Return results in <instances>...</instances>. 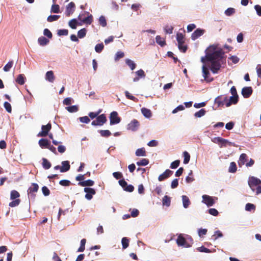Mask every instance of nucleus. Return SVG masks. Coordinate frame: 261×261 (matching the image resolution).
<instances>
[{"mask_svg":"<svg viewBox=\"0 0 261 261\" xmlns=\"http://www.w3.org/2000/svg\"><path fill=\"white\" fill-rule=\"evenodd\" d=\"M206 58L207 61H221L224 58V52L218 45H210L205 50Z\"/></svg>","mask_w":261,"mask_h":261,"instance_id":"f257e3e1","label":"nucleus"},{"mask_svg":"<svg viewBox=\"0 0 261 261\" xmlns=\"http://www.w3.org/2000/svg\"><path fill=\"white\" fill-rule=\"evenodd\" d=\"M78 18L83 23L87 24H90L93 21V17L91 14H89L88 12H84V14H80Z\"/></svg>","mask_w":261,"mask_h":261,"instance_id":"f03ea898","label":"nucleus"},{"mask_svg":"<svg viewBox=\"0 0 261 261\" xmlns=\"http://www.w3.org/2000/svg\"><path fill=\"white\" fill-rule=\"evenodd\" d=\"M212 141L214 143L220 145V147H226L227 145H231V142H229L227 140L223 139L220 137H217L213 138Z\"/></svg>","mask_w":261,"mask_h":261,"instance_id":"7ed1b4c3","label":"nucleus"},{"mask_svg":"<svg viewBox=\"0 0 261 261\" xmlns=\"http://www.w3.org/2000/svg\"><path fill=\"white\" fill-rule=\"evenodd\" d=\"M107 121L106 116L105 114H102L101 115H100L98 116L96 118V120H93L91 124L94 126L96 125H99L102 126Z\"/></svg>","mask_w":261,"mask_h":261,"instance_id":"20e7f679","label":"nucleus"},{"mask_svg":"<svg viewBox=\"0 0 261 261\" xmlns=\"http://www.w3.org/2000/svg\"><path fill=\"white\" fill-rule=\"evenodd\" d=\"M51 128V124L48 123L46 125L41 126V130L38 134V137H45L48 134V132Z\"/></svg>","mask_w":261,"mask_h":261,"instance_id":"39448f33","label":"nucleus"},{"mask_svg":"<svg viewBox=\"0 0 261 261\" xmlns=\"http://www.w3.org/2000/svg\"><path fill=\"white\" fill-rule=\"evenodd\" d=\"M248 182L250 188L254 191L255 190L254 187L261 184V180L257 178L252 176L249 178Z\"/></svg>","mask_w":261,"mask_h":261,"instance_id":"423d86ee","label":"nucleus"},{"mask_svg":"<svg viewBox=\"0 0 261 261\" xmlns=\"http://www.w3.org/2000/svg\"><path fill=\"white\" fill-rule=\"evenodd\" d=\"M227 102V97L225 95H220L216 97L215 99V104L217 105L218 107H222L226 106V102Z\"/></svg>","mask_w":261,"mask_h":261,"instance_id":"0eeeda50","label":"nucleus"},{"mask_svg":"<svg viewBox=\"0 0 261 261\" xmlns=\"http://www.w3.org/2000/svg\"><path fill=\"white\" fill-rule=\"evenodd\" d=\"M39 189V186L36 183L32 184L31 186L29 188L28 190V193L29 196H30L33 199H35L36 195L34 194L35 192H37Z\"/></svg>","mask_w":261,"mask_h":261,"instance_id":"6e6552de","label":"nucleus"},{"mask_svg":"<svg viewBox=\"0 0 261 261\" xmlns=\"http://www.w3.org/2000/svg\"><path fill=\"white\" fill-rule=\"evenodd\" d=\"M110 124H118L120 122L121 119L118 116V113L116 111L111 112L110 115Z\"/></svg>","mask_w":261,"mask_h":261,"instance_id":"1a4fd4ad","label":"nucleus"},{"mask_svg":"<svg viewBox=\"0 0 261 261\" xmlns=\"http://www.w3.org/2000/svg\"><path fill=\"white\" fill-rule=\"evenodd\" d=\"M209 61L211 62V71L213 73H217L221 67V61L214 60Z\"/></svg>","mask_w":261,"mask_h":261,"instance_id":"9d476101","label":"nucleus"},{"mask_svg":"<svg viewBox=\"0 0 261 261\" xmlns=\"http://www.w3.org/2000/svg\"><path fill=\"white\" fill-rule=\"evenodd\" d=\"M202 69L204 80L208 83L212 82L214 80V79L210 77V73L209 72L208 68L205 65H203L202 66Z\"/></svg>","mask_w":261,"mask_h":261,"instance_id":"9b49d317","label":"nucleus"},{"mask_svg":"<svg viewBox=\"0 0 261 261\" xmlns=\"http://www.w3.org/2000/svg\"><path fill=\"white\" fill-rule=\"evenodd\" d=\"M202 202L205 203L207 206H213L215 203L213 198L207 195H203L202 196Z\"/></svg>","mask_w":261,"mask_h":261,"instance_id":"f8f14e48","label":"nucleus"},{"mask_svg":"<svg viewBox=\"0 0 261 261\" xmlns=\"http://www.w3.org/2000/svg\"><path fill=\"white\" fill-rule=\"evenodd\" d=\"M140 123L136 119H133L127 125V129L132 131H136L138 129Z\"/></svg>","mask_w":261,"mask_h":261,"instance_id":"ddd939ff","label":"nucleus"},{"mask_svg":"<svg viewBox=\"0 0 261 261\" xmlns=\"http://www.w3.org/2000/svg\"><path fill=\"white\" fill-rule=\"evenodd\" d=\"M84 192L86 193L85 198L88 200H91L93 197V195L95 194V190L91 188H85Z\"/></svg>","mask_w":261,"mask_h":261,"instance_id":"4468645a","label":"nucleus"},{"mask_svg":"<svg viewBox=\"0 0 261 261\" xmlns=\"http://www.w3.org/2000/svg\"><path fill=\"white\" fill-rule=\"evenodd\" d=\"M75 7V6L73 2H70L68 4L65 11L66 16H70L74 12Z\"/></svg>","mask_w":261,"mask_h":261,"instance_id":"2eb2a0df","label":"nucleus"},{"mask_svg":"<svg viewBox=\"0 0 261 261\" xmlns=\"http://www.w3.org/2000/svg\"><path fill=\"white\" fill-rule=\"evenodd\" d=\"M173 173V172L172 171L169 169H167L163 173L159 175L158 177V180L160 181H162L171 176Z\"/></svg>","mask_w":261,"mask_h":261,"instance_id":"dca6fc26","label":"nucleus"},{"mask_svg":"<svg viewBox=\"0 0 261 261\" xmlns=\"http://www.w3.org/2000/svg\"><path fill=\"white\" fill-rule=\"evenodd\" d=\"M176 243L179 246H184L185 247H190V245L187 244V242L184 237H183L181 234H180L177 240Z\"/></svg>","mask_w":261,"mask_h":261,"instance_id":"f3484780","label":"nucleus"},{"mask_svg":"<svg viewBox=\"0 0 261 261\" xmlns=\"http://www.w3.org/2000/svg\"><path fill=\"white\" fill-rule=\"evenodd\" d=\"M253 92L251 87H245L242 89V94L244 98H248L252 94Z\"/></svg>","mask_w":261,"mask_h":261,"instance_id":"a211bd4d","label":"nucleus"},{"mask_svg":"<svg viewBox=\"0 0 261 261\" xmlns=\"http://www.w3.org/2000/svg\"><path fill=\"white\" fill-rule=\"evenodd\" d=\"M204 32H205V31L204 30H202V29H196L192 34L191 39L193 40H195L197 39L198 37H199L200 36H202L204 34Z\"/></svg>","mask_w":261,"mask_h":261,"instance_id":"6ab92c4d","label":"nucleus"},{"mask_svg":"<svg viewBox=\"0 0 261 261\" xmlns=\"http://www.w3.org/2000/svg\"><path fill=\"white\" fill-rule=\"evenodd\" d=\"M239 101V96H231L229 99H227V102H226V107H229L231 105H236Z\"/></svg>","mask_w":261,"mask_h":261,"instance_id":"aec40b11","label":"nucleus"},{"mask_svg":"<svg viewBox=\"0 0 261 261\" xmlns=\"http://www.w3.org/2000/svg\"><path fill=\"white\" fill-rule=\"evenodd\" d=\"M62 167L61 168V172H65L68 171L70 168L69 162L68 161H63L62 162Z\"/></svg>","mask_w":261,"mask_h":261,"instance_id":"412c9836","label":"nucleus"},{"mask_svg":"<svg viewBox=\"0 0 261 261\" xmlns=\"http://www.w3.org/2000/svg\"><path fill=\"white\" fill-rule=\"evenodd\" d=\"M38 143L41 148H47L49 144V142L46 139H41L39 141Z\"/></svg>","mask_w":261,"mask_h":261,"instance_id":"4be33fe9","label":"nucleus"},{"mask_svg":"<svg viewBox=\"0 0 261 261\" xmlns=\"http://www.w3.org/2000/svg\"><path fill=\"white\" fill-rule=\"evenodd\" d=\"M45 79L49 82L53 83L55 80V76L53 71H48L46 73Z\"/></svg>","mask_w":261,"mask_h":261,"instance_id":"5701e85b","label":"nucleus"},{"mask_svg":"<svg viewBox=\"0 0 261 261\" xmlns=\"http://www.w3.org/2000/svg\"><path fill=\"white\" fill-rule=\"evenodd\" d=\"M94 184V181L91 179H88L87 180H85L84 181H80L78 183L79 186L82 187H87V186H92Z\"/></svg>","mask_w":261,"mask_h":261,"instance_id":"b1692460","label":"nucleus"},{"mask_svg":"<svg viewBox=\"0 0 261 261\" xmlns=\"http://www.w3.org/2000/svg\"><path fill=\"white\" fill-rule=\"evenodd\" d=\"M141 113L143 115V116L147 118H150L152 116V113L151 111L149 109H148L145 108H143L141 109Z\"/></svg>","mask_w":261,"mask_h":261,"instance_id":"393cba45","label":"nucleus"},{"mask_svg":"<svg viewBox=\"0 0 261 261\" xmlns=\"http://www.w3.org/2000/svg\"><path fill=\"white\" fill-rule=\"evenodd\" d=\"M155 40L156 42L162 47L164 46L166 44L165 39L159 35L156 36Z\"/></svg>","mask_w":261,"mask_h":261,"instance_id":"a878e982","label":"nucleus"},{"mask_svg":"<svg viewBox=\"0 0 261 261\" xmlns=\"http://www.w3.org/2000/svg\"><path fill=\"white\" fill-rule=\"evenodd\" d=\"M38 41L39 44L41 46H44L47 44L49 42V40L46 38L44 36L40 37L38 39Z\"/></svg>","mask_w":261,"mask_h":261,"instance_id":"bb28decb","label":"nucleus"},{"mask_svg":"<svg viewBox=\"0 0 261 261\" xmlns=\"http://www.w3.org/2000/svg\"><path fill=\"white\" fill-rule=\"evenodd\" d=\"M16 82L20 85H23L25 83V77L24 75L22 74H19L16 79Z\"/></svg>","mask_w":261,"mask_h":261,"instance_id":"cd10ccee","label":"nucleus"},{"mask_svg":"<svg viewBox=\"0 0 261 261\" xmlns=\"http://www.w3.org/2000/svg\"><path fill=\"white\" fill-rule=\"evenodd\" d=\"M183 206L185 208H187L190 204V201L188 196L183 195L182 196Z\"/></svg>","mask_w":261,"mask_h":261,"instance_id":"c85d7f7f","label":"nucleus"},{"mask_svg":"<svg viewBox=\"0 0 261 261\" xmlns=\"http://www.w3.org/2000/svg\"><path fill=\"white\" fill-rule=\"evenodd\" d=\"M135 154L137 156H146V151L145 148H141L137 149Z\"/></svg>","mask_w":261,"mask_h":261,"instance_id":"c756f323","label":"nucleus"},{"mask_svg":"<svg viewBox=\"0 0 261 261\" xmlns=\"http://www.w3.org/2000/svg\"><path fill=\"white\" fill-rule=\"evenodd\" d=\"M176 39L178 44H184L185 43L184 36L181 33H177L176 34Z\"/></svg>","mask_w":261,"mask_h":261,"instance_id":"7c9ffc66","label":"nucleus"},{"mask_svg":"<svg viewBox=\"0 0 261 261\" xmlns=\"http://www.w3.org/2000/svg\"><path fill=\"white\" fill-rule=\"evenodd\" d=\"M51 163L45 158L42 159V166L45 169H48L51 167Z\"/></svg>","mask_w":261,"mask_h":261,"instance_id":"2f4dec72","label":"nucleus"},{"mask_svg":"<svg viewBox=\"0 0 261 261\" xmlns=\"http://www.w3.org/2000/svg\"><path fill=\"white\" fill-rule=\"evenodd\" d=\"M20 197L19 192L16 190H12L10 193V199L11 200H14L18 199Z\"/></svg>","mask_w":261,"mask_h":261,"instance_id":"473e14b6","label":"nucleus"},{"mask_svg":"<svg viewBox=\"0 0 261 261\" xmlns=\"http://www.w3.org/2000/svg\"><path fill=\"white\" fill-rule=\"evenodd\" d=\"M162 202H163V204L164 205H166L167 206H169L170 205V202H171L170 197L167 195L164 196V197L163 198Z\"/></svg>","mask_w":261,"mask_h":261,"instance_id":"72a5a7b5","label":"nucleus"},{"mask_svg":"<svg viewBox=\"0 0 261 261\" xmlns=\"http://www.w3.org/2000/svg\"><path fill=\"white\" fill-rule=\"evenodd\" d=\"M125 63L129 67L131 70H133L135 69L136 65L132 60L127 59L125 60Z\"/></svg>","mask_w":261,"mask_h":261,"instance_id":"f704fd0d","label":"nucleus"},{"mask_svg":"<svg viewBox=\"0 0 261 261\" xmlns=\"http://www.w3.org/2000/svg\"><path fill=\"white\" fill-rule=\"evenodd\" d=\"M129 242V239L126 237H124L122 239L121 243L123 249H125L128 247Z\"/></svg>","mask_w":261,"mask_h":261,"instance_id":"c9c22d12","label":"nucleus"},{"mask_svg":"<svg viewBox=\"0 0 261 261\" xmlns=\"http://www.w3.org/2000/svg\"><path fill=\"white\" fill-rule=\"evenodd\" d=\"M237 167L236 164L232 162L230 164V166L229 167L228 171L230 173H235L237 171Z\"/></svg>","mask_w":261,"mask_h":261,"instance_id":"e433bc0d","label":"nucleus"},{"mask_svg":"<svg viewBox=\"0 0 261 261\" xmlns=\"http://www.w3.org/2000/svg\"><path fill=\"white\" fill-rule=\"evenodd\" d=\"M66 109L70 113L76 112L79 110V108L77 106L74 105L66 107Z\"/></svg>","mask_w":261,"mask_h":261,"instance_id":"4c0bfd02","label":"nucleus"},{"mask_svg":"<svg viewBox=\"0 0 261 261\" xmlns=\"http://www.w3.org/2000/svg\"><path fill=\"white\" fill-rule=\"evenodd\" d=\"M206 113V111L204 109H201L199 111L194 114V116L196 118H200L204 116Z\"/></svg>","mask_w":261,"mask_h":261,"instance_id":"58836bf2","label":"nucleus"},{"mask_svg":"<svg viewBox=\"0 0 261 261\" xmlns=\"http://www.w3.org/2000/svg\"><path fill=\"white\" fill-rule=\"evenodd\" d=\"M101 136L103 137H109L111 135V133L109 130H99Z\"/></svg>","mask_w":261,"mask_h":261,"instance_id":"ea45409f","label":"nucleus"},{"mask_svg":"<svg viewBox=\"0 0 261 261\" xmlns=\"http://www.w3.org/2000/svg\"><path fill=\"white\" fill-rule=\"evenodd\" d=\"M86 243V240L85 239H83L81 241V246L79 248L77 251L78 252H83L85 249V244Z\"/></svg>","mask_w":261,"mask_h":261,"instance_id":"a19ab883","label":"nucleus"},{"mask_svg":"<svg viewBox=\"0 0 261 261\" xmlns=\"http://www.w3.org/2000/svg\"><path fill=\"white\" fill-rule=\"evenodd\" d=\"M184 160V163L185 164H188L190 160V154L186 151H184L183 153Z\"/></svg>","mask_w":261,"mask_h":261,"instance_id":"79ce46f5","label":"nucleus"},{"mask_svg":"<svg viewBox=\"0 0 261 261\" xmlns=\"http://www.w3.org/2000/svg\"><path fill=\"white\" fill-rule=\"evenodd\" d=\"M13 61H9L3 68V70L6 71L8 72L9 71L10 69L13 67Z\"/></svg>","mask_w":261,"mask_h":261,"instance_id":"37998d69","label":"nucleus"},{"mask_svg":"<svg viewBox=\"0 0 261 261\" xmlns=\"http://www.w3.org/2000/svg\"><path fill=\"white\" fill-rule=\"evenodd\" d=\"M20 201L21 200L19 199H14V200L9 203V206L11 207L17 206L20 204Z\"/></svg>","mask_w":261,"mask_h":261,"instance_id":"c03bdc74","label":"nucleus"},{"mask_svg":"<svg viewBox=\"0 0 261 261\" xmlns=\"http://www.w3.org/2000/svg\"><path fill=\"white\" fill-rule=\"evenodd\" d=\"M125 95L127 99H129L135 102H137L138 100L137 98L131 95L127 91H126L125 92Z\"/></svg>","mask_w":261,"mask_h":261,"instance_id":"a18cd8bd","label":"nucleus"},{"mask_svg":"<svg viewBox=\"0 0 261 261\" xmlns=\"http://www.w3.org/2000/svg\"><path fill=\"white\" fill-rule=\"evenodd\" d=\"M86 32H87L86 29L85 28H83L78 31L77 36L80 38H83L86 36Z\"/></svg>","mask_w":261,"mask_h":261,"instance_id":"49530a36","label":"nucleus"},{"mask_svg":"<svg viewBox=\"0 0 261 261\" xmlns=\"http://www.w3.org/2000/svg\"><path fill=\"white\" fill-rule=\"evenodd\" d=\"M60 15H49L47 18V20L48 22H53L57 20L60 18Z\"/></svg>","mask_w":261,"mask_h":261,"instance_id":"de8ad7c7","label":"nucleus"},{"mask_svg":"<svg viewBox=\"0 0 261 261\" xmlns=\"http://www.w3.org/2000/svg\"><path fill=\"white\" fill-rule=\"evenodd\" d=\"M77 24V21L75 19H72L69 22V25L72 29H75Z\"/></svg>","mask_w":261,"mask_h":261,"instance_id":"09e8293b","label":"nucleus"},{"mask_svg":"<svg viewBox=\"0 0 261 261\" xmlns=\"http://www.w3.org/2000/svg\"><path fill=\"white\" fill-rule=\"evenodd\" d=\"M149 163V160L147 159H142L140 161L137 162V165L138 166H146Z\"/></svg>","mask_w":261,"mask_h":261,"instance_id":"8fccbe9b","label":"nucleus"},{"mask_svg":"<svg viewBox=\"0 0 261 261\" xmlns=\"http://www.w3.org/2000/svg\"><path fill=\"white\" fill-rule=\"evenodd\" d=\"M247 155L245 153H242L239 158L240 162L242 165H244L245 163L247 161Z\"/></svg>","mask_w":261,"mask_h":261,"instance_id":"3c124183","label":"nucleus"},{"mask_svg":"<svg viewBox=\"0 0 261 261\" xmlns=\"http://www.w3.org/2000/svg\"><path fill=\"white\" fill-rule=\"evenodd\" d=\"M255 209V206L252 203H248L246 204L245 210L247 211H251L252 210L254 211Z\"/></svg>","mask_w":261,"mask_h":261,"instance_id":"603ef678","label":"nucleus"},{"mask_svg":"<svg viewBox=\"0 0 261 261\" xmlns=\"http://www.w3.org/2000/svg\"><path fill=\"white\" fill-rule=\"evenodd\" d=\"M104 47L103 44L101 43H99L96 45L95 47V50L96 52L98 53H100L101 52V51L103 50Z\"/></svg>","mask_w":261,"mask_h":261,"instance_id":"864d4df0","label":"nucleus"},{"mask_svg":"<svg viewBox=\"0 0 261 261\" xmlns=\"http://www.w3.org/2000/svg\"><path fill=\"white\" fill-rule=\"evenodd\" d=\"M99 23L103 27H105L107 25V21L105 16H101L99 17Z\"/></svg>","mask_w":261,"mask_h":261,"instance_id":"5fc2aeb1","label":"nucleus"},{"mask_svg":"<svg viewBox=\"0 0 261 261\" xmlns=\"http://www.w3.org/2000/svg\"><path fill=\"white\" fill-rule=\"evenodd\" d=\"M101 110H99V111L97 112H90L89 113V117L92 119L96 118L101 113Z\"/></svg>","mask_w":261,"mask_h":261,"instance_id":"6e6d98bb","label":"nucleus"},{"mask_svg":"<svg viewBox=\"0 0 261 261\" xmlns=\"http://www.w3.org/2000/svg\"><path fill=\"white\" fill-rule=\"evenodd\" d=\"M223 236V234L222 232L219 231L217 230L215 231V234L212 236V239L215 241L217 240L218 238L222 237Z\"/></svg>","mask_w":261,"mask_h":261,"instance_id":"4d7b16f0","label":"nucleus"},{"mask_svg":"<svg viewBox=\"0 0 261 261\" xmlns=\"http://www.w3.org/2000/svg\"><path fill=\"white\" fill-rule=\"evenodd\" d=\"M60 7L58 5H53L51 8V12L55 13H59Z\"/></svg>","mask_w":261,"mask_h":261,"instance_id":"13d9d810","label":"nucleus"},{"mask_svg":"<svg viewBox=\"0 0 261 261\" xmlns=\"http://www.w3.org/2000/svg\"><path fill=\"white\" fill-rule=\"evenodd\" d=\"M4 108H5L6 110L8 113H11L12 108H11V106L9 102H7V101L5 102L4 103Z\"/></svg>","mask_w":261,"mask_h":261,"instance_id":"bf43d9fd","label":"nucleus"},{"mask_svg":"<svg viewBox=\"0 0 261 261\" xmlns=\"http://www.w3.org/2000/svg\"><path fill=\"white\" fill-rule=\"evenodd\" d=\"M180 164L179 160H176L173 162L170 165V168L172 169H176L177 168Z\"/></svg>","mask_w":261,"mask_h":261,"instance_id":"052dcab7","label":"nucleus"},{"mask_svg":"<svg viewBox=\"0 0 261 261\" xmlns=\"http://www.w3.org/2000/svg\"><path fill=\"white\" fill-rule=\"evenodd\" d=\"M59 184L62 186H69L71 184V182L66 179H63L59 181Z\"/></svg>","mask_w":261,"mask_h":261,"instance_id":"680f3d73","label":"nucleus"},{"mask_svg":"<svg viewBox=\"0 0 261 261\" xmlns=\"http://www.w3.org/2000/svg\"><path fill=\"white\" fill-rule=\"evenodd\" d=\"M124 56V54L123 52L119 51H117L115 55V60H118L121 58H122Z\"/></svg>","mask_w":261,"mask_h":261,"instance_id":"e2e57ef3","label":"nucleus"},{"mask_svg":"<svg viewBox=\"0 0 261 261\" xmlns=\"http://www.w3.org/2000/svg\"><path fill=\"white\" fill-rule=\"evenodd\" d=\"M235 12L234 9L229 8L225 10V13L227 16H230Z\"/></svg>","mask_w":261,"mask_h":261,"instance_id":"0e129e2a","label":"nucleus"},{"mask_svg":"<svg viewBox=\"0 0 261 261\" xmlns=\"http://www.w3.org/2000/svg\"><path fill=\"white\" fill-rule=\"evenodd\" d=\"M43 34L49 39H51L53 37L51 32L48 29H45L44 30Z\"/></svg>","mask_w":261,"mask_h":261,"instance_id":"69168bd1","label":"nucleus"},{"mask_svg":"<svg viewBox=\"0 0 261 261\" xmlns=\"http://www.w3.org/2000/svg\"><path fill=\"white\" fill-rule=\"evenodd\" d=\"M197 250L201 252L210 253L211 251L204 246L197 248Z\"/></svg>","mask_w":261,"mask_h":261,"instance_id":"338daca9","label":"nucleus"},{"mask_svg":"<svg viewBox=\"0 0 261 261\" xmlns=\"http://www.w3.org/2000/svg\"><path fill=\"white\" fill-rule=\"evenodd\" d=\"M68 34V31L66 29L59 30L58 31V35L59 36H66Z\"/></svg>","mask_w":261,"mask_h":261,"instance_id":"774afa93","label":"nucleus"}]
</instances>
